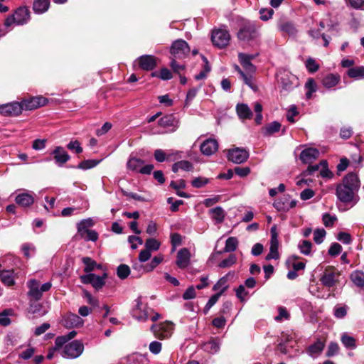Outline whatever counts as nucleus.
<instances>
[{"instance_id": "f257e3e1", "label": "nucleus", "mask_w": 364, "mask_h": 364, "mask_svg": "<svg viewBox=\"0 0 364 364\" xmlns=\"http://www.w3.org/2000/svg\"><path fill=\"white\" fill-rule=\"evenodd\" d=\"M360 186V183L358 175L354 173H348L343 178L342 183L337 186L336 195L341 202H350L358 191Z\"/></svg>"}, {"instance_id": "f03ea898", "label": "nucleus", "mask_w": 364, "mask_h": 364, "mask_svg": "<svg viewBox=\"0 0 364 364\" xmlns=\"http://www.w3.org/2000/svg\"><path fill=\"white\" fill-rule=\"evenodd\" d=\"M27 286L29 289L28 292V295L36 301H38L41 299L43 292H46L49 291L52 287V284L50 282H46L43 284H41V283L35 279H30Z\"/></svg>"}, {"instance_id": "7ed1b4c3", "label": "nucleus", "mask_w": 364, "mask_h": 364, "mask_svg": "<svg viewBox=\"0 0 364 364\" xmlns=\"http://www.w3.org/2000/svg\"><path fill=\"white\" fill-rule=\"evenodd\" d=\"M258 36L259 33L255 23L249 21L242 23L237 34V38L244 42L253 41Z\"/></svg>"}, {"instance_id": "20e7f679", "label": "nucleus", "mask_w": 364, "mask_h": 364, "mask_svg": "<svg viewBox=\"0 0 364 364\" xmlns=\"http://www.w3.org/2000/svg\"><path fill=\"white\" fill-rule=\"evenodd\" d=\"M30 18V11L26 6L18 8L15 12L9 16L4 22L6 27L11 26L13 23H16L18 25H23L26 23Z\"/></svg>"}, {"instance_id": "39448f33", "label": "nucleus", "mask_w": 364, "mask_h": 364, "mask_svg": "<svg viewBox=\"0 0 364 364\" xmlns=\"http://www.w3.org/2000/svg\"><path fill=\"white\" fill-rule=\"evenodd\" d=\"M340 276L341 272L336 267L328 266L325 268L320 281L324 287L330 288L339 282Z\"/></svg>"}, {"instance_id": "423d86ee", "label": "nucleus", "mask_w": 364, "mask_h": 364, "mask_svg": "<svg viewBox=\"0 0 364 364\" xmlns=\"http://www.w3.org/2000/svg\"><path fill=\"white\" fill-rule=\"evenodd\" d=\"M170 53L171 58L183 59L188 55L190 47L184 40L178 39L173 42L170 48Z\"/></svg>"}, {"instance_id": "0eeeda50", "label": "nucleus", "mask_w": 364, "mask_h": 364, "mask_svg": "<svg viewBox=\"0 0 364 364\" xmlns=\"http://www.w3.org/2000/svg\"><path fill=\"white\" fill-rule=\"evenodd\" d=\"M135 305L132 310V316L139 321H145L148 319L149 311L152 309H149L146 304H143L141 296H139L134 301Z\"/></svg>"}, {"instance_id": "6e6552de", "label": "nucleus", "mask_w": 364, "mask_h": 364, "mask_svg": "<svg viewBox=\"0 0 364 364\" xmlns=\"http://www.w3.org/2000/svg\"><path fill=\"white\" fill-rule=\"evenodd\" d=\"M83 350V344L80 341L75 340L65 346L62 355L67 358H76L82 353Z\"/></svg>"}, {"instance_id": "1a4fd4ad", "label": "nucleus", "mask_w": 364, "mask_h": 364, "mask_svg": "<svg viewBox=\"0 0 364 364\" xmlns=\"http://www.w3.org/2000/svg\"><path fill=\"white\" fill-rule=\"evenodd\" d=\"M278 82L283 90L289 91L292 90L297 84L296 77L287 70L279 71L278 73Z\"/></svg>"}, {"instance_id": "9d476101", "label": "nucleus", "mask_w": 364, "mask_h": 364, "mask_svg": "<svg viewBox=\"0 0 364 364\" xmlns=\"http://www.w3.org/2000/svg\"><path fill=\"white\" fill-rule=\"evenodd\" d=\"M151 330L156 338L166 339L172 335L173 324L171 322H164L157 325H152Z\"/></svg>"}, {"instance_id": "9b49d317", "label": "nucleus", "mask_w": 364, "mask_h": 364, "mask_svg": "<svg viewBox=\"0 0 364 364\" xmlns=\"http://www.w3.org/2000/svg\"><path fill=\"white\" fill-rule=\"evenodd\" d=\"M211 38L214 46L223 48L229 44L230 35L226 29L220 28L213 31Z\"/></svg>"}, {"instance_id": "f8f14e48", "label": "nucleus", "mask_w": 364, "mask_h": 364, "mask_svg": "<svg viewBox=\"0 0 364 364\" xmlns=\"http://www.w3.org/2000/svg\"><path fill=\"white\" fill-rule=\"evenodd\" d=\"M107 277V273H104L101 277L95 274H87L81 276L80 279L83 284H90L95 289L98 290L105 285V279Z\"/></svg>"}, {"instance_id": "ddd939ff", "label": "nucleus", "mask_w": 364, "mask_h": 364, "mask_svg": "<svg viewBox=\"0 0 364 364\" xmlns=\"http://www.w3.org/2000/svg\"><path fill=\"white\" fill-rule=\"evenodd\" d=\"M249 157V152L243 148H233L230 149L228 158L230 161L235 164H242L245 162Z\"/></svg>"}, {"instance_id": "4468645a", "label": "nucleus", "mask_w": 364, "mask_h": 364, "mask_svg": "<svg viewBox=\"0 0 364 364\" xmlns=\"http://www.w3.org/2000/svg\"><path fill=\"white\" fill-rule=\"evenodd\" d=\"M48 100L42 96H37L25 99L21 102L23 109L33 110L46 105Z\"/></svg>"}, {"instance_id": "2eb2a0df", "label": "nucleus", "mask_w": 364, "mask_h": 364, "mask_svg": "<svg viewBox=\"0 0 364 364\" xmlns=\"http://www.w3.org/2000/svg\"><path fill=\"white\" fill-rule=\"evenodd\" d=\"M22 110L21 102H13L0 105V113L4 116H18L21 114Z\"/></svg>"}, {"instance_id": "dca6fc26", "label": "nucleus", "mask_w": 364, "mask_h": 364, "mask_svg": "<svg viewBox=\"0 0 364 364\" xmlns=\"http://www.w3.org/2000/svg\"><path fill=\"white\" fill-rule=\"evenodd\" d=\"M35 196L33 192L24 190L16 195L15 202L21 207H29L34 203Z\"/></svg>"}, {"instance_id": "f3484780", "label": "nucleus", "mask_w": 364, "mask_h": 364, "mask_svg": "<svg viewBox=\"0 0 364 364\" xmlns=\"http://www.w3.org/2000/svg\"><path fill=\"white\" fill-rule=\"evenodd\" d=\"M156 58L151 55L140 56L138 59L139 67L144 70H151L156 66Z\"/></svg>"}, {"instance_id": "a211bd4d", "label": "nucleus", "mask_w": 364, "mask_h": 364, "mask_svg": "<svg viewBox=\"0 0 364 364\" xmlns=\"http://www.w3.org/2000/svg\"><path fill=\"white\" fill-rule=\"evenodd\" d=\"M200 149L203 154L210 156L218 149V143L214 139H208L201 144Z\"/></svg>"}, {"instance_id": "6ab92c4d", "label": "nucleus", "mask_w": 364, "mask_h": 364, "mask_svg": "<svg viewBox=\"0 0 364 364\" xmlns=\"http://www.w3.org/2000/svg\"><path fill=\"white\" fill-rule=\"evenodd\" d=\"M191 252L187 248L181 249L176 257V264L181 269L187 267L190 263Z\"/></svg>"}, {"instance_id": "aec40b11", "label": "nucleus", "mask_w": 364, "mask_h": 364, "mask_svg": "<svg viewBox=\"0 0 364 364\" xmlns=\"http://www.w3.org/2000/svg\"><path fill=\"white\" fill-rule=\"evenodd\" d=\"M319 156V151L316 148H308L300 154V159L304 164H311Z\"/></svg>"}, {"instance_id": "412c9836", "label": "nucleus", "mask_w": 364, "mask_h": 364, "mask_svg": "<svg viewBox=\"0 0 364 364\" xmlns=\"http://www.w3.org/2000/svg\"><path fill=\"white\" fill-rule=\"evenodd\" d=\"M55 163L61 166L70 158L67 151L61 146H57L53 151Z\"/></svg>"}, {"instance_id": "4be33fe9", "label": "nucleus", "mask_w": 364, "mask_h": 364, "mask_svg": "<svg viewBox=\"0 0 364 364\" xmlns=\"http://www.w3.org/2000/svg\"><path fill=\"white\" fill-rule=\"evenodd\" d=\"M82 319L76 314L67 315L63 319V325L66 328L76 327L82 325Z\"/></svg>"}, {"instance_id": "5701e85b", "label": "nucleus", "mask_w": 364, "mask_h": 364, "mask_svg": "<svg viewBox=\"0 0 364 364\" xmlns=\"http://www.w3.org/2000/svg\"><path fill=\"white\" fill-rule=\"evenodd\" d=\"M341 80L339 75L330 73L322 79V85L327 89L332 88L337 85Z\"/></svg>"}, {"instance_id": "b1692460", "label": "nucleus", "mask_w": 364, "mask_h": 364, "mask_svg": "<svg viewBox=\"0 0 364 364\" xmlns=\"http://www.w3.org/2000/svg\"><path fill=\"white\" fill-rule=\"evenodd\" d=\"M77 333L75 331H70L68 334L58 336L55 340V346L53 347L54 350H58L63 347L67 342L76 336Z\"/></svg>"}, {"instance_id": "393cba45", "label": "nucleus", "mask_w": 364, "mask_h": 364, "mask_svg": "<svg viewBox=\"0 0 364 364\" xmlns=\"http://www.w3.org/2000/svg\"><path fill=\"white\" fill-rule=\"evenodd\" d=\"M50 6L49 0H34L33 9L36 14H41L47 11Z\"/></svg>"}, {"instance_id": "a878e982", "label": "nucleus", "mask_w": 364, "mask_h": 364, "mask_svg": "<svg viewBox=\"0 0 364 364\" xmlns=\"http://www.w3.org/2000/svg\"><path fill=\"white\" fill-rule=\"evenodd\" d=\"M209 214L210 218L215 220L216 223H223L225 216L224 210L220 206L210 209Z\"/></svg>"}, {"instance_id": "bb28decb", "label": "nucleus", "mask_w": 364, "mask_h": 364, "mask_svg": "<svg viewBox=\"0 0 364 364\" xmlns=\"http://www.w3.org/2000/svg\"><path fill=\"white\" fill-rule=\"evenodd\" d=\"M324 346V343L318 340L309 347L308 353L313 358L316 357L323 351Z\"/></svg>"}, {"instance_id": "cd10ccee", "label": "nucleus", "mask_w": 364, "mask_h": 364, "mask_svg": "<svg viewBox=\"0 0 364 364\" xmlns=\"http://www.w3.org/2000/svg\"><path fill=\"white\" fill-rule=\"evenodd\" d=\"M236 111L240 119H250L252 113L249 107L245 104H238L236 107Z\"/></svg>"}, {"instance_id": "c85d7f7f", "label": "nucleus", "mask_w": 364, "mask_h": 364, "mask_svg": "<svg viewBox=\"0 0 364 364\" xmlns=\"http://www.w3.org/2000/svg\"><path fill=\"white\" fill-rule=\"evenodd\" d=\"M0 278L2 282L7 285L11 286L14 284V272L10 270H3L0 272Z\"/></svg>"}, {"instance_id": "c756f323", "label": "nucleus", "mask_w": 364, "mask_h": 364, "mask_svg": "<svg viewBox=\"0 0 364 364\" xmlns=\"http://www.w3.org/2000/svg\"><path fill=\"white\" fill-rule=\"evenodd\" d=\"M281 128V124L278 122H273L269 124H267L263 129V134L264 136H269L272 135L273 134L278 132Z\"/></svg>"}, {"instance_id": "7c9ffc66", "label": "nucleus", "mask_w": 364, "mask_h": 364, "mask_svg": "<svg viewBox=\"0 0 364 364\" xmlns=\"http://www.w3.org/2000/svg\"><path fill=\"white\" fill-rule=\"evenodd\" d=\"M82 261L85 265L84 269L85 272H90L95 268L100 269L102 267L101 264H97L95 261L88 257H82Z\"/></svg>"}, {"instance_id": "2f4dec72", "label": "nucleus", "mask_w": 364, "mask_h": 364, "mask_svg": "<svg viewBox=\"0 0 364 364\" xmlns=\"http://www.w3.org/2000/svg\"><path fill=\"white\" fill-rule=\"evenodd\" d=\"M176 119L172 114L165 115L159 120V126L164 128L174 127Z\"/></svg>"}, {"instance_id": "473e14b6", "label": "nucleus", "mask_w": 364, "mask_h": 364, "mask_svg": "<svg viewBox=\"0 0 364 364\" xmlns=\"http://www.w3.org/2000/svg\"><path fill=\"white\" fill-rule=\"evenodd\" d=\"M143 164L144 161L142 160L135 157H132L129 159L127 166L129 170L139 172V169Z\"/></svg>"}, {"instance_id": "72a5a7b5", "label": "nucleus", "mask_w": 364, "mask_h": 364, "mask_svg": "<svg viewBox=\"0 0 364 364\" xmlns=\"http://www.w3.org/2000/svg\"><path fill=\"white\" fill-rule=\"evenodd\" d=\"M279 28L281 31L290 36L294 35L296 33V28L291 22H283L279 24Z\"/></svg>"}, {"instance_id": "f704fd0d", "label": "nucleus", "mask_w": 364, "mask_h": 364, "mask_svg": "<svg viewBox=\"0 0 364 364\" xmlns=\"http://www.w3.org/2000/svg\"><path fill=\"white\" fill-rule=\"evenodd\" d=\"M348 75L351 78L360 79L364 77V67H354L347 71Z\"/></svg>"}, {"instance_id": "c9c22d12", "label": "nucleus", "mask_w": 364, "mask_h": 364, "mask_svg": "<svg viewBox=\"0 0 364 364\" xmlns=\"http://www.w3.org/2000/svg\"><path fill=\"white\" fill-rule=\"evenodd\" d=\"M203 348L205 351L213 354L218 351L220 344L217 340L213 339L204 343Z\"/></svg>"}, {"instance_id": "e433bc0d", "label": "nucleus", "mask_w": 364, "mask_h": 364, "mask_svg": "<svg viewBox=\"0 0 364 364\" xmlns=\"http://www.w3.org/2000/svg\"><path fill=\"white\" fill-rule=\"evenodd\" d=\"M352 282L358 287H364V273L360 271H355L350 275Z\"/></svg>"}, {"instance_id": "4c0bfd02", "label": "nucleus", "mask_w": 364, "mask_h": 364, "mask_svg": "<svg viewBox=\"0 0 364 364\" xmlns=\"http://www.w3.org/2000/svg\"><path fill=\"white\" fill-rule=\"evenodd\" d=\"M238 245V240L235 237H230L225 242V246L224 247L225 252H230L235 251Z\"/></svg>"}, {"instance_id": "58836bf2", "label": "nucleus", "mask_w": 364, "mask_h": 364, "mask_svg": "<svg viewBox=\"0 0 364 364\" xmlns=\"http://www.w3.org/2000/svg\"><path fill=\"white\" fill-rule=\"evenodd\" d=\"M230 275H233V274H231L230 272L228 273L225 277H222L219 279V281L214 285L213 289L214 290H218L220 289L219 292H222V294L223 292L228 289V286L227 284L228 282V277Z\"/></svg>"}, {"instance_id": "ea45409f", "label": "nucleus", "mask_w": 364, "mask_h": 364, "mask_svg": "<svg viewBox=\"0 0 364 364\" xmlns=\"http://www.w3.org/2000/svg\"><path fill=\"white\" fill-rule=\"evenodd\" d=\"M82 237L86 241L95 242L98 239V234L95 230H85L83 232H78Z\"/></svg>"}, {"instance_id": "a19ab883", "label": "nucleus", "mask_w": 364, "mask_h": 364, "mask_svg": "<svg viewBox=\"0 0 364 364\" xmlns=\"http://www.w3.org/2000/svg\"><path fill=\"white\" fill-rule=\"evenodd\" d=\"M341 342L347 348L353 349L356 347L355 339L353 337L347 335L346 333L342 335Z\"/></svg>"}, {"instance_id": "79ce46f5", "label": "nucleus", "mask_w": 364, "mask_h": 364, "mask_svg": "<svg viewBox=\"0 0 364 364\" xmlns=\"http://www.w3.org/2000/svg\"><path fill=\"white\" fill-rule=\"evenodd\" d=\"M306 88L308 91L306 93V96L308 99L311 97L312 93L316 90V84L313 78H309L305 84Z\"/></svg>"}, {"instance_id": "37998d69", "label": "nucleus", "mask_w": 364, "mask_h": 364, "mask_svg": "<svg viewBox=\"0 0 364 364\" xmlns=\"http://www.w3.org/2000/svg\"><path fill=\"white\" fill-rule=\"evenodd\" d=\"M163 260L162 256H156L151 261L150 264L143 268V272L152 271Z\"/></svg>"}, {"instance_id": "c03bdc74", "label": "nucleus", "mask_w": 364, "mask_h": 364, "mask_svg": "<svg viewBox=\"0 0 364 364\" xmlns=\"http://www.w3.org/2000/svg\"><path fill=\"white\" fill-rule=\"evenodd\" d=\"M146 249L151 251H156L160 247V242L154 238H149L145 242Z\"/></svg>"}, {"instance_id": "a18cd8bd", "label": "nucleus", "mask_w": 364, "mask_h": 364, "mask_svg": "<svg viewBox=\"0 0 364 364\" xmlns=\"http://www.w3.org/2000/svg\"><path fill=\"white\" fill-rule=\"evenodd\" d=\"M117 276L122 279H126L129 274H130V269L129 267L127 264H120L117 267Z\"/></svg>"}, {"instance_id": "49530a36", "label": "nucleus", "mask_w": 364, "mask_h": 364, "mask_svg": "<svg viewBox=\"0 0 364 364\" xmlns=\"http://www.w3.org/2000/svg\"><path fill=\"white\" fill-rule=\"evenodd\" d=\"M311 247L312 244L308 240H303L299 245V249L300 252L305 255H309L311 254Z\"/></svg>"}, {"instance_id": "de8ad7c7", "label": "nucleus", "mask_w": 364, "mask_h": 364, "mask_svg": "<svg viewBox=\"0 0 364 364\" xmlns=\"http://www.w3.org/2000/svg\"><path fill=\"white\" fill-rule=\"evenodd\" d=\"M100 161L97 160H85L80 162L77 168L80 169H89L96 166L99 164Z\"/></svg>"}, {"instance_id": "09e8293b", "label": "nucleus", "mask_w": 364, "mask_h": 364, "mask_svg": "<svg viewBox=\"0 0 364 364\" xmlns=\"http://www.w3.org/2000/svg\"><path fill=\"white\" fill-rule=\"evenodd\" d=\"M278 247L279 245L270 244L269 252L266 256L267 260H270L272 259H277L279 258V252H278Z\"/></svg>"}, {"instance_id": "8fccbe9b", "label": "nucleus", "mask_w": 364, "mask_h": 364, "mask_svg": "<svg viewBox=\"0 0 364 364\" xmlns=\"http://www.w3.org/2000/svg\"><path fill=\"white\" fill-rule=\"evenodd\" d=\"M237 261V257L235 255H230V256L225 259H223L220 262L218 266L221 268H225V267H230L232 264H234Z\"/></svg>"}, {"instance_id": "3c124183", "label": "nucleus", "mask_w": 364, "mask_h": 364, "mask_svg": "<svg viewBox=\"0 0 364 364\" xmlns=\"http://www.w3.org/2000/svg\"><path fill=\"white\" fill-rule=\"evenodd\" d=\"M326 235L324 229H317L314 232V240L316 244H321L323 241Z\"/></svg>"}, {"instance_id": "603ef678", "label": "nucleus", "mask_w": 364, "mask_h": 364, "mask_svg": "<svg viewBox=\"0 0 364 364\" xmlns=\"http://www.w3.org/2000/svg\"><path fill=\"white\" fill-rule=\"evenodd\" d=\"M67 148L69 150L75 152L76 154H80L82 151V148L80 145V143L77 140L70 141V143L67 145Z\"/></svg>"}, {"instance_id": "864d4df0", "label": "nucleus", "mask_w": 364, "mask_h": 364, "mask_svg": "<svg viewBox=\"0 0 364 364\" xmlns=\"http://www.w3.org/2000/svg\"><path fill=\"white\" fill-rule=\"evenodd\" d=\"M209 182V179L205 177H197L193 179L191 184L195 188H202Z\"/></svg>"}, {"instance_id": "5fc2aeb1", "label": "nucleus", "mask_w": 364, "mask_h": 364, "mask_svg": "<svg viewBox=\"0 0 364 364\" xmlns=\"http://www.w3.org/2000/svg\"><path fill=\"white\" fill-rule=\"evenodd\" d=\"M260 18L262 21H268L272 18L274 14V10L272 9H261L259 10Z\"/></svg>"}, {"instance_id": "6e6d98bb", "label": "nucleus", "mask_w": 364, "mask_h": 364, "mask_svg": "<svg viewBox=\"0 0 364 364\" xmlns=\"http://www.w3.org/2000/svg\"><path fill=\"white\" fill-rule=\"evenodd\" d=\"M240 64L244 68L245 70L247 72L253 73L255 70V68L253 65V64L251 63V61L246 60L243 58H238Z\"/></svg>"}, {"instance_id": "4d7b16f0", "label": "nucleus", "mask_w": 364, "mask_h": 364, "mask_svg": "<svg viewBox=\"0 0 364 364\" xmlns=\"http://www.w3.org/2000/svg\"><path fill=\"white\" fill-rule=\"evenodd\" d=\"M177 58H171L170 66L173 72L181 74V72L185 69V66L183 64H180L176 62Z\"/></svg>"}, {"instance_id": "13d9d810", "label": "nucleus", "mask_w": 364, "mask_h": 364, "mask_svg": "<svg viewBox=\"0 0 364 364\" xmlns=\"http://www.w3.org/2000/svg\"><path fill=\"white\" fill-rule=\"evenodd\" d=\"M320 165L322 166V169L320 171V175L323 178H331L333 176V173L326 167L327 162L326 161H322L320 162Z\"/></svg>"}, {"instance_id": "bf43d9fd", "label": "nucleus", "mask_w": 364, "mask_h": 364, "mask_svg": "<svg viewBox=\"0 0 364 364\" xmlns=\"http://www.w3.org/2000/svg\"><path fill=\"white\" fill-rule=\"evenodd\" d=\"M306 67L310 73H315L319 68L318 64L312 58H309L306 60Z\"/></svg>"}, {"instance_id": "052dcab7", "label": "nucleus", "mask_w": 364, "mask_h": 364, "mask_svg": "<svg viewBox=\"0 0 364 364\" xmlns=\"http://www.w3.org/2000/svg\"><path fill=\"white\" fill-rule=\"evenodd\" d=\"M92 225V220L90 218L82 220L77 224V232H83L85 230H87L88 227H90Z\"/></svg>"}, {"instance_id": "680f3d73", "label": "nucleus", "mask_w": 364, "mask_h": 364, "mask_svg": "<svg viewBox=\"0 0 364 364\" xmlns=\"http://www.w3.org/2000/svg\"><path fill=\"white\" fill-rule=\"evenodd\" d=\"M341 250H342L341 245L337 242H334L331 245V247L328 250V254L331 256L336 257L341 253Z\"/></svg>"}, {"instance_id": "e2e57ef3", "label": "nucleus", "mask_w": 364, "mask_h": 364, "mask_svg": "<svg viewBox=\"0 0 364 364\" xmlns=\"http://www.w3.org/2000/svg\"><path fill=\"white\" fill-rule=\"evenodd\" d=\"M336 219V216L331 215L328 213H325L322 218L323 223L326 227H332Z\"/></svg>"}, {"instance_id": "0e129e2a", "label": "nucleus", "mask_w": 364, "mask_h": 364, "mask_svg": "<svg viewBox=\"0 0 364 364\" xmlns=\"http://www.w3.org/2000/svg\"><path fill=\"white\" fill-rule=\"evenodd\" d=\"M299 114L297 111V108L295 105H291L289 109L287 111V120L291 123L295 122L294 117Z\"/></svg>"}, {"instance_id": "69168bd1", "label": "nucleus", "mask_w": 364, "mask_h": 364, "mask_svg": "<svg viewBox=\"0 0 364 364\" xmlns=\"http://www.w3.org/2000/svg\"><path fill=\"white\" fill-rule=\"evenodd\" d=\"M278 311H279V314L278 316H277L274 319L277 321H282L284 318V319H288L289 317V313L287 312L286 308L283 307V306H280L279 307L278 309Z\"/></svg>"}, {"instance_id": "338daca9", "label": "nucleus", "mask_w": 364, "mask_h": 364, "mask_svg": "<svg viewBox=\"0 0 364 364\" xmlns=\"http://www.w3.org/2000/svg\"><path fill=\"white\" fill-rule=\"evenodd\" d=\"M339 350L338 345L336 343H331L326 351L327 357H332L338 353Z\"/></svg>"}, {"instance_id": "774afa93", "label": "nucleus", "mask_w": 364, "mask_h": 364, "mask_svg": "<svg viewBox=\"0 0 364 364\" xmlns=\"http://www.w3.org/2000/svg\"><path fill=\"white\" fill-rule=\"evenodd\" d=\"M222 295V292H218L214 295H213L207 302L205 309L208 311L219 299L220 296Z\"/></svg>"}]
</instances>
